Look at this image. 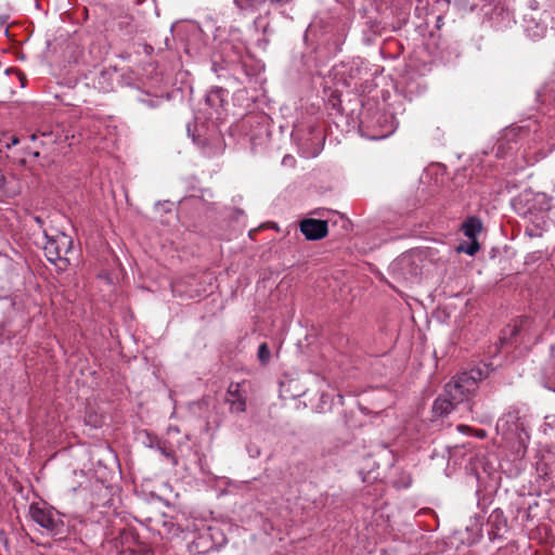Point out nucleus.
<instances>
[{
  "mask_svg": "<svg viewBox=\"0 0 555 555\" xmlns=\"http://www.w3.org/2000/svg\"><path fill=\"white\" fill-rule=\"evenodd\" d=\"M140 101L149 107H156L158 106L162 100L159 98H146L141 99Z\"/></svg>",
  "mask_w": 555,
  "mask_h": 555,
  "instance_id": "nucleus-21",
  "label": "nucleus"
},
{
  "mask_svg": "<svg viewBox=\"0 0 555 555\" xmlns=\"http://www.w3.org/2000/svg\"><path fill=\"white\" fill-rule=\"evenodd\" d=\"M266 0H234L240 11H254L259 8Z\"/></svg>",
  "mask_w": 555,
  "mask_h": 555,
  "instance_id": "nucleus-16",
  "label": "nucleus"
},
{
  "mask_svg": "<svg viewBox=\"0 0 555 555\" xmlns=\"http://www.w3.org/2000/svg\"><path fill=\"white\" fill-rule=\"evenodd\" d=\"M320 151H321V147L318 146L313 152L307 153L306 156L307 157H315L320 153Z\"/></svg>",
  "mask_w": 555,
  "mask_h": 555,
  "instance_id": "nucleus-23",
  "label": "nucleus"
},
{
  "mask_svg": "<svg viewBox=\"0 0 555 555\" xmlns=\"http://www.w3.org/2000/svg\"><path fill=\"white\" fill-rule=\"evenodd\" d=\"M247 452H248L249 456L253 459H257L261 454L260 448L255 443H249L247 446Z\"/></svg>",
  "mask_w": 555,
  "mask_h": 555,
  "instance_id": "nucleus-20",
  "label": "nucleus"
},
{
  "mask_svg": "<svg viewBox=\"0 0 555 555\" xmlns=\"http://www.w3.org/2000/svg\"><path fill=\"white\" fill-rule=\"evenodd\" d=\"M496 430L503 435L507 441H517L522 448L529 441V433L527 430L525 417L518 410H509L496 423Z\"/></svg>",
  "mask_w": 555,
  "mask_h": 555,
  "instance_id": "nucleus-2",
  "label": "nucleus"
},
{
  "mask_svg": "<svg viewBox=\"0 0 555 555\" xmlns=\"http://www.w3.org/2000/svg\"><path fill=\"white\" fill-rule=\"evenodd\" d=\"M526 321H527V318L520 319V321H519L520 325H522Z\"/></svg>",
  "mask_w": 555,
  "mask_h": 555,
  "instance_id": "nucleus-27",
  "label": "nucleus"
},
{
  "mask_svg": "<svg viewBox=\"0 0 555 555\" xmlns=\"http://www.w3.org/2000/svg\"><path fill=\"white\" fill-rule=\"evenodd\" d=\"M322 138H323V137H322L321 134H319V135H318V140H319V141H321V140H322Z\"/></svg>",
  "mask_w": 555,
  "mask_h": 555,
  "instance_id": "nucleus-29",
  "label": "nucleus"
},
{
  "mask_svg": "<svg viewBox=\"0 0 555 555\" xmlns=\"http://www.w3.org/2000/svg\"><path fill=\"white\" fill-rule=\"evenodd\" d=\"M257 357H258V360H259V362L261 364L266 365V364L269 363L270 358H271V352H270V349H269V347H268V345L266 343H262L258 347Z\"/></svg>",
  "mask_w": 555,
  "mask_h": 555,
  "instance_id": "nucleus-17",
  "label": "nucleus"
},
{
  "mask_svg": "<svg viewBox=\"0 0 555 555\" xmlns=\"http://www.w3.org/2000/svg\"><path fill=\"white\" fill-rule=\"evenodd\" d=\"M481 231V222L477 218H468L463 223V232L468 238H476L478 233Z\"/></svg>",
  "mask_w": 555,
  "mask_h": 555,
  "instance_id": "nucleus-15",
  "label": "nucleus"
},
{
  "mask_svg": "<svg viewBox=\"0 0 555 555\" xmlns=\"http://www.w3.org/2000/svg\"><path fill=\"white\" fill-rule=\"evenodd\" d=\"M29 516L48 534L59 535L64 532L65 524L62 515L46 504L33 503L29 506Z\"/></svg>",
  "mask_w": 555,
  "mask_h": 555,
  "instance_id": "nucleus-5",
  "label": "nucleus"
},
{
  "mask_svg": "<svg viewBox=\"0 0 555 555\" xmlns=\"http://www.w3.org/2000/svg\"><path fill=\"white\" fill-rule=\"evenodd\" d=\"M39 134H40V135H42V137H46V135H50V134H51V132H49V131H38V132H36V133H33V134L30 135V139H31L33 141H35V140H37V138H38V135H39Z\"/></svg>",
  "mask_w": 555,
  "mask_h": 555,
  "instance_id": "nucleus-22",
  "label": "nucleus"
},
{
  "mask_svg": "<svg viewBox=\"0 0 555 555\" xmlns=\"http://www.w3.org/2000/svg\"><path fill=\"white\" fill-rule=\"evenodd\" d=\"M512 207L518 216L531 219L551 210L552 197L546 193L528 189L512 199Z\"/></svg>",
  "mask_w": 555,
  "mask_h": 555,
  "instance_id": "nucleus-1",
  "label": "nucleus"
},
{
  "mask_svg": "<svg viewBox=\"0 0 555 555\" xmlns=\"http://www.w3.org/2000/svg\"><path fill=\"white\" fill-rule=\"evenodd\" d=\"M151 448H155L169 463L176 467L179 464L178 457L168 444L164 441H156L155 444H151Z\"/></svg>",
  "mask_w": 555,
  "mask_h": 555,
  "instance_id": "nucleus-14",
  "label": "nucleus"
},
{
  "mask_svg": "<svg viewBox=\"0 0 555 555\" xmlns=\"http://www.w3.org/2000/svg\"><path fill=\"white\" fill-rule=\"evenodd\" d=\"M224 402L229 405L231 413L241 414L247 408V392L242 383H230L227 388Z\"/></svg>",
  "mask_w": 555,
  "mask_h": 555,
  "instance_id": "nucleus-7",
  "label": "nucleus"
},
{
  "mask_svg": "<svg viewBox=\"0 0 555 555\" xmlns=\"http://www.w3.org/2000/svg\"><path fill=\"white\" fill-rule=\"evenodd\" d=\"M225 96V90L222 88H212L209 90L205 96L206 104L217 111L219 107H222Z\"/></svg>",
  "mask_w": 555,
  "mask_h": 555,
  "instance_id": "nucleus-13",
  "label": "nucleus"
},
{
  "mask_svg": "<svg viewBox=\"0 0 555 555\" xmlns=\"http://www.w3.org/2000/svg\"><path fill=\"white\" fill-rule=\"evenodd\" d=\"M524 28L527 36L533 40L543 38L547 30L545 23L538 22L533 16L529 15L525 16Z\"/></svg>",
  "mask_w": 555,
  "mask_h": 555,
  "instance_id": "nucleus-11",
  "label": "nucleus"
},
{
  "mask_svg": "<svg viewBox=\"0 0 555 555\" xmlns=\"http://www.w3.org/2000/svg\"><path fill=\"white\" fill-rule=\"evenodd\" d=\"M480 379V371L472 370L460 373L446 384L444 392L457 403L468 401L477 390L478 380Z\"/></svg>",
  "mask_w": 555,
  "mask_h": 555,
  "instance_id": "nucleus-4",
  "label": "nucleus"
},
{
  "mask_svg": "<svg viewBox=\"0 0 555 555\" xmlns=\"http://www.w3.org/2000/svg\"><path fill=\"white\" fill-rule=\"evenodd\" d=\"M517 331H518L517 325H515L514 330L512 331V335H515Z\"/></svg>",
  "mask_w": 555,
  "mask_h": 555,
  "instance_id": "nucleus-26",
  "label": "nucleus"
},
{
  "mask_svg": "<svg viewBox=\"0 0 555 555\" xmlns=\"http://www.w3.org/2000/svg\"><path fill=\"white\" fill-rule=\"evenodd\" d=\"M34 220H35V222H36L38 225H40V227H41V225H42V223H43L42 219H41L40 217H38V216L34 217Z\"/></svg>",
  "mask_w": 555,
  "mask_h": 555,
  "instance_id": "nucleus-25",
  "label": "nucleus"
},
{
  "mask_svg": "<svg viewBox=\"0 0 555 555\" xmlns=\"http://www.w3.org/2000/svg\"><path fill=\"white\" fill-rule=\"evenodd\" d=\"M300 232L308 241H318L327 235V222L318 219H304L299 224Z\"/></svg>",
  "mask_w": 555,
  "mask_h": 555,
  "instance_id": "nucleus-8",
  "label": "nucleus"
},
{
  "mask_svg": "<svg viewBox=\"0 0 555 555\" xmlns=\"http://www.w3.org/2000/svg\"><path fill=\"white\" fill-rule=\"evenodd\" d=\"M459 403L450 398L446 392L438 397L433 404V412L436 416H446L452 412Z\"/></svg>",
  "mask_w": 555,
  "mask_h": 555,
  "instance_id": "nucleus-12",
  "label": "nucleus"
},
{
  "mask_svg": "<svg viewBox=\"0 0 555 555\" xmlns=\"http://www.w3.org/2000/svg\"><path fill=\"white\" fill-rule=\"evenodd\" d=\"M115 70L102 69L95 73L92 77V85L95 89L102 92H109L114 86Z\"/></svg>",
  "mask_w": 555,
  "mask_h": 555,
  "instance_id": "nucleus-10",
  "label": "nucleus"
},
{
  "mask_svg": "<svg viewBox=\"0 0 555 555\" xmlns=\"http://www.w3.org/2000/svg\"><path fill=\"white\" fill-rule=\"evenodd\" d=\"M408 260H409V259H408V258H405V257H403V258L401 259V261H402V262H405V261H408Z\"/></svg>",
  "mask_w": 555,
  "mask_h": 555,
  "instance_id": "nucleus-28",
  "label": "nucleus"
},
{
  "mask_svg": "<svg viewBox=\"0 0 555 555\" xmlns=\"http://www.w3.org/2000/svg\"><path fill=\"white\" fill-rule=\"evenodd\" d=\"M44 237L43 251L47 259L57 266L60 270H65L69 264L66 255L72 250V237L64 232L48 234L47 231H44Z\"/></svg>",
  "mask_w": 555,
  "mask_h": 555,
  "instance_id": "nucleus-3",
  "label": "nucleus"
},
{
  "mask_svg": "<svg viewBox=\"0 0 555 555\" xmlns=\"http://www.w3.org/2000/svg\"><path fill=\"white\" fill-rule=\"evenodd\" d=\"M361 126L363 130L365 129L367 131L365 135L369 139L380 140L389 137L396 131L398 120L392 114L384 112L377 113L375 120L362 119Z\"/></svg>",
  "mask_w": 555,
  "mask_h": 555,
  "instance_id": "nucleus-6",
  "label": "nucleus"
},
{
  "mask_svg": "<svg viewBox=\"0 0 555 555\" xmlns=\"http://www.w3.org/2000/svg\"><path fill=\"white\" fill-rule=\"evenodd\" d=\"M488 524L490 526L489 537L491 540L503 538L507 531V519L499 508L492 511Z\"/></svg>",
  "mask_w": 555,
  "mask_h": 555,
  "instance_id": "nucleus-9",
  "label": "nucleus"
},
{
  "mask_svg": "<svg viewBox=\"0 0 555 555\" xmlns=\"http://www.w3.org/2000/svg\"><path fill=\"white\" fill-rule=\"evenodd\" d=\"M272 3H278V4H285V3H288L291 2L292 0H270Z\"/></svg>",
  "mask_w": 555,
  "mask_h": 555,
  "instance_id": "nucleus-24",
  "label": "nucleus"
},
{
  "mask_svg": "<svg viewBox=\"0 0 555 555\" xmlns=\"http://www.w3.org/2000/svg\"><path fill=\"white\" fill-rule=\"evenodd\" d=\"M472 240H473V241H472V243L467 246V248H463V247H461V248H460V250H463V251H465L466 254H468V255H470V256L475 255V254L478 251V249H479V244H478V242L476 241V238H472Z\"/></svg>",
  "mask_w": 555,
  "mask_h": 555,
  "instance_id": "nucleus-19",
  "label": "nucleus"
},
{
  "mask_svg": "<svg viewBox=\"0 0 555 555\" xmlns=\"http://www.w3.org/2000/svg\"><path fill=\"white\" fill-rule=\"evenodd\" d=\"M20 142L17 137H11L9 140L2 141L0 139V152H2V149H11V146L16 145Z\"/></svg>",
  "mask_w": 555,
  "mask_h": 555,
  "instance_id": "nucleus-18",
  "label": "nucleus"
}]
</instances>
